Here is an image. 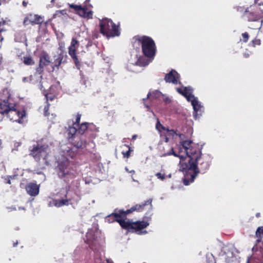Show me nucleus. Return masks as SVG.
Returning a JSON list of instances; mask_svg holds the SVG:
<instances>
[{
    "instance_id": "nucleus-53",
    "label": "nucleus",
    "mask_w": 263,
    "mask_h": 263,
    "mask_svg": "<svg viewBox=\"0 0 263 263\" xmlns=\"http://www.w3.org/2000/svg\"><path fill=\"white\" fill-rule=\"evenodd\" d=\"M135 171L134 170H132V171H130L129 172V173H132V174H134L135 173Z\"/></svg>"
},
{
    "instance_id": "nucleus-46",
    "label": "nucleus",
    "mask_w": 263,
    "mask_h": 263,
    "mask_svg": "<svg viewBox=\"0 0 263 263\" xmlns=\"http://www.w3.org/2000/svg\"><path fill=\"white\" fill-rule=\"evenodd\" d=\"M31 77H32V76H31L30 77V78H27V77H24V78L23 79V81L24 82H28L29 80V81H31Z\"/></svg>"
},
{
    "instance_id": "nucleus-43",
    "label": "nucleus",
    "mask_w": 263,
    "mask_h": 263,
    "mask_svg": "<svg viewBox=\"0 0 263 263\" xmlns=\"http://www.w3.org/2000/svg\"><path fill=\"white\" fill-rule=\"evenodd\" d=\"M47 82L46 81H43L42 83L40 84V88L42 90L44 87H48Z\"/></svg>"
},
{
    "instance_id": "nucleus-42",
    "label": "nucleus",
    "mask_w": 263,
    "mask_h": 263,
    "mask_svg": "<svg viewBox=\"0 0 263 263\" xmlns=\"http://www.w3.org/2000/svg\"><path fill=\"white\" fill-rule=\"evenodd\" d=\"M49 106H50L49 103L47 102V105L45 106L44 109V115L45 116H47L49 115L48 110H49Z\"/></svg>"
},
{
    "instance_id": "nucleus-63",
    "label": "nucleus",
    "mask_w": 263,
    "mask_h": 263,
    "mask_svg": "<svg viewBox=\"0 0 263 263\" xmlns=\"http://www.w3.org/2000/svg\"><path fill=\"white\" fill-rule=\"evenodd\" d=\"M19 209H22V210H25V208H22V207H20L19 208Z\"/></svg>"
},
{
    "instance_id": "nucleus-26",
    "label": "nucleus",
    "mask_w": 263,
    "mask_h": 263,
    "mask_svg": "<svg viewBox=\"0 0 263 263\" xmlns=\"http://www.w3.org/2000/svg\"><path fill=\"white\" fill-rule=\"evenodd\" d=\"M63 55L62 54L54 56V62L52 63L53 66H60L62 63H63Z\"/></svg>"
},
{
    "instance_id": "nucleus-6",
    "label": "nucleus",
    "mask_w": 263,
    "mask_h": 263,
    "mask_svg": "<svg viewBox=\"0 0 263 263\" xmlns=\"http://www.w3.org/2000/svg\"><path fill=\"white\" fill-rule=\"evenodd\" d=\"M0 114H6L10 121L19 123L22 122V119L25 116L24 111L16 110L15 105L8 103V100L4 101V104L0 103Z\"/></svg>"
},
{
    "instance_id": "nucleus-11",
    "label": "nucleus",
    "mask_w": 263,
    "mask_h": 263,
    "mask_svg": "<svg viewBox=\"0 0 263 263\" xmlns=\"http://www.w3.org/2000/svg\"><path fill=\"white\" fill-rule=\"evenodd\" d=\"M44 21V16L33 13H28L24 17L23 25L25 26L35 25L41 26Z\"/></svg>"
},
{
    "instance_id": "nucleus-37",
    "label": "nucleus",
    "mask_w": 263,
    "mask_h": 263,
    "mask_svg": "<svg viewBox=\"0 0 263 263\" xmlns=\"http://www.w3.org/2000/svg\"><path fill=\"white\" fill-rule=\"evenodd\" d=\"M155 176L157 177L158 179L161 181H163L166 178V176L164 173H161L160 172L157 173L155 174Z\"/></svg>"
},
{
    "instance_id": "nucleus-41",
    "label": "nucleus",
    "mask_w": 263,
    "mask_h": 263,
    "mask_svg": "<svg viewBox=\"0 0 263 263\" xmlns=\"http://www.w3.org/2000/svg\"><path fill=\"white\" fill-rule=\"evenodd\" d=\"M81 119V115L77 114L76 116V121L72 123L73 125H76V126H79V122Z\"/></svg>"
},
{
    "instance_id": "nucleus-64",
    "label": "nucleus",
    "mask_w": 263,
    "mask_h": 263,
    "mask_svg": "<svg viewBox=\"0 0 263 263\" xmlns=\"http://www.w3.org/2000/svg\"><path fill=\"white\" fill-rule=\"evenodd\" d=\"M2 140L0 139V145H1V144H2Z\"/></svg>"
},
{
    "instance_id": "nucleus-9",
    "label": "nucleus",
    "mask_w": 263,
    "mask_h": 263,
    "mask_svg": "<svg viewBox=\"0 0 263 263\" xmlns=\"http://www.w3.org/2000/svg\"><path fill=\"white\" fill-rule=\"evenodd\" d=\"M70 142L77 148H85L88 152H92L96 146L93 141H86L84 135H75Z\"/></svg>"
},
{
    "instance_id": "nucleus-55",
    "label": "nucleus",
    "mask_w": 263,
    "mask_h": 263,
    "mask_svg": "<svg viewBox=\"0 0 263 263\" xmlns=\"http://www.w3.org/2000/svg\"><path fill=\"white\" fill-rule=\"evenodd\" d=\"M136 137H137V136H136V135H134V136H133V138H133V139H135L136 138Z\"/></svg>"
},
{
    "instance_id": "nucleus-36",
    "label": "nucleus",
    "mask_w": 263,
    "mask_h": 263,
    "mask_svg": "<svg viewBox=\"0 0 263 263\" xmlns=\"http://www.w3.org/2000/svg\"><path fill=\"white\" fill-rule=\"evenodd\" d=\"M241 36L242 39H240V41H242L244 43H247L249 39V33L247 32H245L242 33Z\"/></svg>"
},
{
    "instance_id": "nucleus-28",
    "label": "nucleus",
    "mask_w": 263,
    "mask_h": 263,
    "mask_svg": "<svg viewBox=\"0 0 263 263\" xmlns=\"http://www.w3.org/2000/svg\"><path fill=\"white\" fill-rule=\"evenodd\" d=\"M53 202L54 206L61 207L64 205H68V200L67 199L54 200Z\"/></svg>"
},
{
    "instance_id": "nucleus-50",
    "label": "nucleus",
    "mask_w": 263,
    "mask_h": 263,
    "mask_svg": "<svg viewBox=\"0 0 263 263\" xmlns=\"http://www.w3.org/2000/svg\"><path fill=\"white\" fill-rule=\"evenodd\" d=\"M107 263H114L111 259H106Z\"/></svg>"
},
{
    "instance_id": "nucleus-18",
    "label": "nucleus",
    "mask_w": 263,
    "mask_h": 263,
    "mask_svg": "<svg viewBox=\"0 0 263 263\" xmlns=\"http://www.w3.org/2000/svg\"><path fill=\"white\" fill-rule=\"evenodd\" d=\"M152 199H149L145 201L144 203H142L141 204H136L134 206H133L130 209L127 210L126 211L123 210V214L124 215V217H126V215L127 214H129L130 213H133V212L137 211V212H141L143 209L145 205L150 204V205L152 206Z\"/></svg>"
},
{
    "instance_id": "nucleus-54",
    "label": "nucleus",
    "mask_w": 263,
    "mask_h": 263,
    "mask_svg": "<svg viewBox=\"0 0 263 263\" xmlns=\"http://www.w3.org/2000/svg\"><path fill=\"white\" fill-rule=\"evenodd\" d=\"M99 260H100V257H98V258H97V260H96V262H97V263H98V262H99Z\"/></svg>"
},
{
    "instance_id": "nucleus-16",
    "label": "nucleus",
    "mask_w": 263,
    "mask_h": 263,
    "mask_svg": "<svg viewBox=\"0 0 263 263\" xmlns=\"http://www.w3.org/2000/svg\"><path fill=\"white\" fill-rule=\"evenodd\" d=\"M164 80L166 83H173L176 85L178 84L182 85L180 81V75L175 70H172L168 73L166 74Z\"/></svg>"
},
{
    "instance_id": "nucleus-4",
    "label": "nucleus",
    "mask_w": 263,
    "mask_h": 263,
    "mask_svg": "<svg viewBox=\"0 0 263 263\" xmlns=\"http://www.w3.org/2000/svg\"><path fill=\"white\" fill-rule=\"evenodd\" d=\"M176 90L178 93L184 97L188 102L191 103L194 110L193 116L195 119H199L204 112V107L197 97L193 94V87L182 86L181 87H176Z\"/></svg>"
},
{
    "instance_id": "nucleus-22",
    "label": "nucleus",
    "mask_w": 263,
    "mask_h": 263,
    "mask_svg": "<svg viewBox=\"0 0 263 263\" xmlns=\"http://www.w3.org/2000/svg\"><path fill=\"white\" fill-rule=\"evenodd\" d=\"M40 63L39 66H48L51 63L50 57L48 53L43 51L39 56Z\"/></svg>"
},
{
    "instance_id": "nucleus-31",
    "label": "nucleus",
    "mask_w": 263,
    "mask_h": 263,
    "mask_svg": "<svg viewBox=\"0 0 263 263\" xmlns=\"http://www.w3.org/2000/svg\"><path fill=\"white\" fill-rule=\"evenodd\" d=\"M23 63L25 65H31L34 64L32 58L30 56H26L23 57Z\"/></svg>"
},
{
    "instance_id": "nucleus-10",
    "label": "nucleus",
    "mask_w": 263,
    "mask_h": 263,
    "mask_svg": "<svg viewBox=\"0 0 263 263\" xmlns=\"http://www.w3.org/2000/svg\"><path fill=\"white\" fill-rule=\"evenodd\" d=\"M239 251L233 246H226L222 248L221 255L224 256L226 263H240Z\"/></svg>"
},
{
    "instance_id": "nucleus-48",
    "label": "nucleus",
    "mask_w": 263,
    "mask_h": 263,
    "mask_svg": "<svg viewBox=\"0 0 263 263\" xmlns=\"http://www.w3.org/2000/svg\"><path fill=\"white\" fill-rule=\"evenodd\" d=\"M22 4L24 7H26L28 5V2L24 1H23Z\"/></svg>"
},
{
    "instance_id": "nucleus-45",
    "label": "nucleus",
    "mask_w": 263,
    "mask_h": 263,
    "mask_svg": "<svg viewBox=\"0 0 263 263\" xmlns=\"http://www.w3.org/2000/svg\"><path fill=\"white\" fill-rule=\"evenodd\" d=\"M163 97H164L163 101L166 104H168V103H171L172 101H171V100L168 97L166 96L165 95H164V96H163Z\"/></svg>"
},
{
    "instance_id": "nucleus-20",
    "label": "nucleus",
    "mask_w": 263,
    "mask_h": 263,
    "mask_svg": "<svg viewBox=\"0 0 263 263\" xmlns=\"http://www.w3.org/2000/svg\"><path fill=\"white\" fill-rule=\"evenodd\" d=\"M149 225V223L147 221H137L133 222V230L138 234H146V231H141V230Z\"/></svg>"
},
{
    "instance_id": "nucleus-57",
    "label": "nucleus",
    "mask_w": 263,
    "mask_h": 263,
    "mask_svg": "<svg viewBox=\"0 0 263 263\" xmlns=\"http://www.w3.org/2000/svg\"><path fill=\"white\" fill-rule=\"evenodd\" d=\"M7 183H8V184H10V183H11V181H10V179H9V180L7 181Z\"/></svg>"
},
{
    "instance_id": "nucleus-8",
    "label": "nucleus",
    "mask_w": 263,
    "mask_h": 263,
    "mask_svg": "<svg viewBox=\"0 0 263 263\" xmlns=\"http://www.w3.org/2000/svg\"><path fill=\"white\" fill-rule=\"evenodd\" d=\"M29 155L35 161H39L41 159L46 161L49 152V147L48 144H41L38 142L29 148Z\"/></svg>"
},
{
    "instance_id": "nucleus-7",
    "label": "nucleus",
    "mask_w": 263,
    "mask_h": 263,
    "mask_svg": "<svg viewBox=\"0 0 263 263\" xmlns=\"http://www.w3.org/2000/svg\"><path fill=\"white\" fill-rule=\"evenodd\" d=\"M100 32L107 38L118 36L120 34L119 26L107 18L100 20Z\"/></svg>"
},
{
    "instance_id": "nucleus-27",
    "label": "nucleus",
    "mask_w": 263,
    "mask_h": 263,
    "mask_svg": "<svg viewBox=\"0 0 263 263\" xmlns=\"http://www.w3.org/2000/svg\"><path fill=\"white\" fill-rule=\"evenodd\" d=\"M156 129L158 130V132L159 133L160 136H162V134L161 133V130H163L165 132H167L168 130V128L164 126H163L160 122V121L158 119H157V122L156 124Z\"/></svg>"
},
{
    "instance_id": "nucleus-34",
    "label": "nucleus",
    "mask_w": 263,
    "mask_h": 263,
    "mask_svg": "<svg viewBox=\"0 0 263 263\" xmlns=\"http://www.w3.org/2000/svg\"><path fill=\"white\" fill-rule=\"evenodd\" d=\"M261 44L260 40L255 38L250 43V46L255 47L256 45H260Z\"/></svg>"
},
{
    "instance_id": "nucleus-38",
    "label": "nucleus",
    "mask_w": 263,
    "mask_h": 263,
    "mask_svg": "<svg viewBox=\"0 0 263 263\" xmlns=\"http://www.w3.org/2000/svg\"><path fill=\"white\" fill-rule=\"evenodd\" d=\"M253 5H255L256 8H260L263 7V0H254V3Z\"/></svg>"
},
{
    "instance_id": "nucleus-44",
    "label": "nucleus",
    "mask_w": 263,
    "mask_h": 263,
    "mask_svg": "<svg viewBox=\"0 0 263 263\" xmlns=\"http://www.w3.org/2000/svg\"><path fill=\"white\" fill-rule=\"evenodd\" d=\"M43 68L44 67H37L36 69V73L40 74L43 72Z\"/></svg>"
},
{
    "instance_id": "nucleus-33",
    "label": "nucleus",
    "mask_w": 263,
    "mask_h": 263,
    "mask_svg": "<svg viewBox=\"0 0 263 263\" xmlns=\"http://www.w3.org/2000/svg\"><path fill=\"white\" fill-rule=\"evenodd\" d=\"M246 9L244 7L241 6H236L234 7V9L238 12H239L242 16L245 17V13L246 11Z\"/></svg>"
},
{
    "instance_id": "nucleus-35",
    "label": "nucleus",
    "mask_w": 263,
    "mask_h": 263,
    "mask_svg": "<svg viewBox=\"0 0 263 263\" xmlns=\"http://www.w3.org/2000/svg\"><path fill=\"white\" fill-rule=\"evenodd\" d=\"M256 235L257 237H259V238H261L263 237V227H259L256 232Z\"/></svg>"
},
{
    "instance_id": "nucleus-51",
    "label": "nucleus",
    "mask_w": 263,
    "mask_h": 263,
    "mask_svg": "<svg viewBox=\"0 0 263 263\" xmlns=\"http://www.w3.org/2000/svg\"><path fill=\"white\" fill-rule=\"evenodd\" d=\"M166 178L168 177L169 178H171L172 177V174H169L168 175H166Z\"/></svg>"
},
{
    "instance_id": "nucleus-60",
    "label": "nucleus",
    "mask_w": 263,
    "mask_h": 263,
    "mask_svg": "<svg viewBox=\"0 0 263 263\" xmlns=\"http://www.w3.org/2000/svg\"><path fill=\"white\" fill-rule=\"evenodd\" d=\"M125 170L129 173L130 171L128 170V169L127 167H125Z\"/></svg>"
},
{
    "instance_id": "nucleus-52",
    "label": "nucleus",
    "mask_w": 263,
    "mask_h": 263,
    "mask_svg": "<svg viewBox=\"0 0 263 263\" xmlns=\"http://www.w3.org/2000/svg\"><path fill=\"white\" fill-rule=\"evenodd\" d=\"M256 216L257 217H259L260 216V213H257L256 214Z\"/></svg>"
},
{
    "instance_id": "nucleus-59",
    "label": "nucleus",
    "mask_w": 263,
    "mask_h": 263,
    "mask_svg": "<svg viewBox=\"0 0 263 263\" xmlns=\"http://www.w3.org/2000/svg\"><path fill=\"white\" fill-rule=\"evenodd\" d=\"M93 36H94V37H95V38H97L98 37V35L97 34H93Z\"/></svg>"
},
{
    "instance_id": "nucleus-14",
    "label": "nucleus",
    "mask_w": 263,
    "mask_h": 263,
    "mask_svg": "<svg viewBox=\"0 0 263 263\" xmlns=\"http://www.w3.org/2000/svg\"><path fill=\"white\" fill-rule=\"evenodd\" d=\"M69 7L70 9H73L80 16L83 18L90 19L92 18L93 12L90 11L86 13L85 11L86 9V6L83 7L81 5H77L73 4H68Z\"/></svg>"
},
{
    "instance_id": "nucleus-1",
    "label": "nucleus",
    "mask_w": 263,
    "mask_h": 263,
    "mask_svg": "<svg viewBox=\"0 0 263 263\" xmlns=\"http://www.w3.org/2000/svg\"><path fill=\"white\" fill-rule=\"evenodd\" d=\"M178 147V153L175 152L173 148H171L169 152L164 154L163 156L173 155L180 158L179 171L184 174V185H188L194 181L199 174L196 162L200 158L201 152L198 146L193 145L191 140L180 142Z\"/></svg>"
},
{
    "instance_id": "nucleus-62",
    "label": "nucleus",
    "mask_w": 263,
    "mask_h": 263,
    "mask_svg": "<svg viewBox=\"0 0 263 263\" xmlns=\"http://www.w3.org/2000/svg\"><path fill=\"white\" fill-rule=\"evenodd\" d=\"M4 2H8L9 1H10V0H3Z\"/></svg>"
},
{
    "instance_id": "nucleus-17",
    "label": "nucleus",
    "mask_w": 263,
    "mask_h": 263,
    "mask_svg": "<svg viewBox=\"0 0 263 263\" xmlns=\"http://www.w3.org/2000/svg\"><path fill=\"white\" fill-rule=\"evenodd\" d=\"M60 89V86L59 82H56L55 84L51 85L49 88V92L45 94L46 102H48L49 100H53Z\"/></svg>"
},
{
    "instance_id": "nucleus-61",
    "label": "nucleus",
    "mask_w": 263,
    "mask_h": 263,
    "mask_svg": "<svg viewBox=\"0 0 263 263\" xmlns=\"http://www.w3.org/2000/svg\"><path fill=\"white\" fill-rule=\"evenodd\" d=\"M4 2L3 0H0V5L2 4V3Z\"/></svg>"
},
{
    "instance_id": "nucleus-39",
    "label": "nucleus",
    "mask_w": 263,
    "mask_h": 263,
    "mask_svg": "<svg viewBox=\"0 0 263 263\" xmlns=\"http://www.w3.org/2000/svg\"><path fill=\"white\" fill-rule=\"evenodd\" d=\"M136 67H132V66L126 67V69L128 71L133 72H134V73H138V72L141 71V70H136V69H135Z\"/></svg>"
},
{
    "instance_id": "nucleus-32",
    "label": "nucleus",
    "mask_w": 263,
    "mask_h": 263,
    "mask_svg": "<svg viewBox=\"0 0 263 263\" xmlns=\"http://www.w3.org/2000/svg\"><path fill=\"white\" fill-rule=\"evenodd\" d=\"M86 6V9L85 12L86 13H88L90 11H92L90 9L92 8V6L90 4V0H86L84 3L83 7Z\"/></svg>"
},
{
    "instance_id": "nucleus-49",
    "label": "nucleus",
    "mask_w": 263,
    "mask_h": 263,
    "mask_svg": "<svg viewBox=\"0 0 263 263\" xmlns=\"http://www.w3.org/2000/svg\"><path fill=\"white\" fill-rule=\"evenodd\" d=\"M167 135H165V142H168V141H169V138H168L167 137Z\"/></svg>"
},
{
    "instance_id": "nucleus-3",
    "label": "nucleus",
    "mask_w": 263,
    "mask_h": 263,
    "mask_svg": "<svg viewBox=\"0 0 263 263\" xmlns=\"http://www.w3.org/2000/svg\"><path fill=\"white\" fill-rule=\"evenodd\" d=\"M138 44L141 45L143 55L140 56L137 63L138 66H147L154 60L156 53L157 46L154 40L146 35H135L133 38L134 47Z\"/></svg>"
},
{
    "instance_id": "nucleus-19",
    "label": "nucleus",
    "mask_w": 263,
    "mask_h": 263,
    "mask_svg": "<svg viewBox=\"0 0 263 263\" xmlns=\"http://www.w3.org/2000/svg\"><path fill=\"white\" fill-rule=\"evenodd\" d=\"M40 187V184H37L33 182H29L26 185L25 189L28 195L35 197L39 193Z\"/></svg>"
},
{
    "instance_id": "nucleus-12",
    "label": "nucleus",
    "mask_w": 263,
    "mask_h": 263,
    "mask_svg": "<svg viewBox=\"0 0 263 263\" xmlns=\"http://www.w3.org/2000/svg\"><path fill=\"white\" fill-rule=\"evenodd\" d=\"M86 240L85 241L89 247L95 252L100 246L99 240L96 236L92 230H89L86 235Z\"/></svg>"
},
{
    "instance_id": "nucleus-2",
    "label": "nucleus",
    "mask_w": 263,
    "mask_h": 263,
    "mask_svg": "<svg viewBox=\"0 0 263 263\" xmlns=\"http://www.w3.org/2000/svg\"><path fill=\"white\" fill-rule=\"evenodd\" d=\"M76 156V152L71 148L65 149L55 168L58 177L67 183H72L78 175L76 166L72 160Z\"/></svg>"
},
{
    "instance_id": "nucleus-5",
    "label": "nucleus",
    "mask_w": 263,
    "mask_h": 263,
    "mask_svg": "<svg viewBox=\"0 0 263 263\" xmlns=\"http://www.w3.org/2000/svg\"><path fill=\"white\" fill-rule=\"evenodd\" d=\"M248 22H255V26L250 28L252 29H260L262 25L263 10L261 8H256L255 5H251L246 8L245 17Z\"/></svg>"
},
{
    "instance_id": "nucleus-21",
    "label": "nucleus",
    "mask_w": 263,
    "mask_h": 263,
    "mask_svg": "<svg viewBox=\"0 0 263 263\" xmlns=\"http://www.w3.org/2000/svg\"><path fill=\"white\" fill-rule=\"evenodd\" d=\"M123 213V210H120L118 212L115 210L114 213L106 217L105 220L109 223L117 221V219H119V218L124 217Z\"/></svg>"
},
{
    "instance_id": "nucleus-15",
    "label": "nucleus",
    "mask_w": 263,
    "mask_h": 263,
    "mask_svg": "<svg viewBox=\"0 0 263 263\" xmlns=\"http://www.w3.org/2000/svg\"><path fill=\"white\" fill-rule=\"evenodd\" d=\"M201 155L196 162L197 168L199 172L200 171L204 173L209 168L211 157L209 156H206L201 158Z\"/></svg>"
},
{
    "instance_id": "nucleus-23",
    "label": "nucleus",
    "mask_w": 263,
    "mask_h": 263,
    "mask_svg": "<svg viewBox=\"0 0 263 263\" xmlns=\"http://www.w3.org/2000/svg\"><path fill=\"white\" fill-rule=\"evenodd\" d=\"M125 217H120L117 219L121 227L129 231L133 230V222H130L129 220L124 219Z\"/></svg>"
},
{
    "instance_id": "nucleus-24",
    "label": "nucleus",
    "mask_w": 263,
    "mask_h": 263,
    "mask_svg": "<svg viewBox=\"0 0 263 263\" xmlns=\"http://www.w3.org/2000/svg\"><path fill=\"white\" fill-rule=\"evenodd\" d=\"M149 96H152L153 98L156 99V98H159L161 96H164V95H163L160 91H159L158 90H155V91H153L152 93L151 92H149L147 95L146 98H144L143 99L144 105L147 108H149V106L148 104H146L145 103V102L146 100L149 97Z\"/></svg>"
},
{
    "instance_id": "nucleus-25",
    "label": "nucleus",
    "mask_w": 263,
    "mask_h": 263,
    "mask_svg": "<svg viewBox=\"0 0 263 263\" xmlns=\"http://www.w3.org/2000/svg\"><path fill=\"white\" fill-rule=\"evenodd\" d=\"M78 126H76V125L69 126L68 129H67V135H68V139L69 141L70 142L72 138H73V137L75 135H79L78 134Z\"/></svg>"
},
{
    "instance_id": "nucleus-13",
    "label": "nucleus",
    "mask_w": 263,
    "mask_h": 263,
    "mask_svg": "<svg viewBox=\"0 0 263 263\" xmlns=\"http://www.w3.org/2000/svg\"><path fill=\"white\" fill-rule=\"evenodd\" d=\"M79 46V43L75 38H72L70 45L68 47V53L74 61L76 66L80 65V61L77 55V50Z\"/></svg>"
},
{
    "instance_id": "nucleus-30",
    "label": "nucleus",
    "mask_w": 263,
    "mask_h": 263,
    "mask_svg": "<svg viewBox=\"0 0 263 263\" xmlns=\"http://www.w3.org/2000/svg\"><path fill=\"white\" fill-rule=\"evenodd\" d=\"M167 136L174 138L175 136H178L181 139L184 137V135L182 134L177 133L176 131L174 129H169L167 131Z\"/></svg>"
},
{
    "instance_id": "nucleus-58",
    "label": "nucleus",
    "mask_w": 263,
    "mask_h": 263,
    "mask_svg": "<svg viewBox=\"0 0 263 263\" xmlns=\"http://www.w3.org/2000/svg\"><path fill=\"white\" fill-rule=\"evenodd\" d=\"M55 1V0H51V3L54 4Z\"/></svg>"
},
{
    "instance_id": "nucleus-40",
    "label": "nucleus",
    "mask_w": 263,
    "mask_h": 263,
    "mask_svg": "<svg viewBox=\"0 0 263 263\" xmlns=\"http://www.w3.org/2000/svg\"><path fill=\"white\" fill-rule=\"evenodd\" d=\"M125 146L128 148V150L125 152H123L122 154L124 157L128 158L130 156V152L132 151V149L129 146L126 145H125Z\"/></svg>"
},
{
    "instance_id": "nucleus-56",
    "label": "nucleus",
    "mask_w": 263,
    "mask_h": 263,
    "mask_svg": "<svg viewBox=\"0 0 263 263\" xmlns=\"http://www.w3.org/2000/svg\"><path fill=\"white\" fill-rule=\"evenodd\" d=\"M17 242H16L15 243H14V244H13V247H16V245H17Z\"/></svg>"
},
{
    "instance_id": "nucleus-47",
    "label": "nucleus",
    "mask_w": 263,
    "mask_h": 263,
    "mask_svg": "<svg viewBox=\"0 0 263 263\" xmlns=\"http://www.w3.org/2000/svg\"><path fill=\"white\" fill-rule=\"evenodd\" d=\"M246 263H256V261L253 260L252 259H250L249 258H248Z\"/></svg>"
},
{
    "instance_id": "nucleus-29",
    "label": "nucleus",
    "mask_w": 263,
    "mask_h": 263,
    "mask_svg": "<svg viewBox=\"0 0 263 263\" xmlns=\"http://www.w3.org/2000/svg\"><path fill=\"white\" fill-rule=\"evenodd\" d=\"M78 134L79 135H83L87 129L88 126L86 123H83L81 125L78 126Z\"/></svg>"
}]
</instances>
